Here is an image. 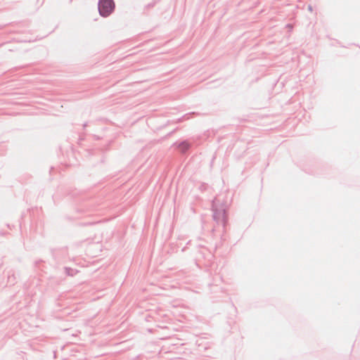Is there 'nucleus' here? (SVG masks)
<instances>
[{"instance_id":"f257e3e1","label":"nucleus","mask_w":360,"mask_h":360,"mask_svg":"<svg viewBox=\"0 0 360 360\" xmlns=\"http://www.w3.org/2000/svg\"><path fill=\"white\" fill-rule=\"evenodd\" d=\"M114 6L112 0H100L98 4L99 13L102 16L106 17L112 11Z\"/></svg>"}]
</instances>
